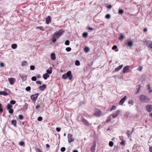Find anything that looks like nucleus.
<instances>
[{
  "label": "nucleus",
  "instance_id": "1",
  "mask_svg": "<svg viewBox=\"0 0 152 152\" xmlns=\"http://www.w3.org/2000/svg\"><path fill=\"white\" fill-rule=\"evenodd\" d=\"M63 32L62 30H60L58 31L55 32L52 36V40L53 42H55Z\"/></svg>",
  "mask_w": 152,
  "mask_h": 152
},
{
  "label": "nucleus",
  "instance_id": "2",
  "mask_svg": "<svg viewBox=\"0 0 152 152\" xmlns=\"http://www.w3.org/2000/svg\"><path fill=\"white\" fill-rule=\"evenodd\" d=\"M62 77L64 79H66L67 77L69 80L72 79V76L71 75V72L68 71L66 74L62 75Z\"/></svg>",
  "mask_w": 152,
  "mask_h": 152
},
{
  "label": "nucleus",
  "instance_id": "3",
  "mask_svg": "<svg viewBox=\"0 0 152 152\" xmlns=\"http://www.w3.org/2000/svg\"><path fill=\"white\" fill-rule=\"evenodd\" d=\"M68 142L70 143L74 141L75 139L73 137V135L71 134H68L67 135Z\"/></svg>",
  "mask_w": 152,
  "mask_h": 152
},
{
  "label": "nucleus",
  "instance_id": "4",
  "mask_svg": "<svg viewBox=\"0 0 152 152\" xmlns=\"http://www.w3.org/2000/svg\"><path fill=\"white\" fill-rule=\"evenodd\" d=\"M140 100L141 101H146L150 100V99L147 97L143 95H141L139 98Z\"/></svg>",
  "mask_w": 152,
  "mask_h": 152
},
{
  "label": "nucleus",
  "instance_id": "5",
  "mask_svg": "<svg viewBox=\"0 0 152 152\" xmlns=\"http://www.w3.org/2000/svg\"><path fill=\"white\" fill-rule=\"evenodd\" d=\"M82 122L84 124L87 126H91V124L89 123V122L86 120L84 118H82L81 119Z\"/></svg>",
  "mask_w": 152,
  "mask_h": 152
},
{
  "label": "nucleus",
  "instance_id": "6",
  "mask_svg": "<svg viewBox=\"0 0 152 152\" xmlns=\"http://www.w3.org/2000/svg\"><path fill=\"white\" fill-rule=\"evenodd\" d=\"M145 42L146 43V45L148 47L152 48V41L149 40H145Z\"/></svg>",
  "mask_w": 152,
  "mask_h": 152
},
{
  "label": "nucleus",
  "instance_id": "7",
  "mask_svg": "<svg viewBox=\"0 0 152 152\" xmlns=\"http://www.w3.org/2000/svg\"><path fill=\"white\" fill-rule=\"evenodd\" d=\"M130 70L129 69V66H125L123 69V73H125L130 72Z\"/></svg>",
  "mask_w": 152,
  "mask_h": 152
},
{
  "label": "nucleus",
  "instance_id": "8",
  "mask_svg": "<svg viewBox=\"0 0 152 152\" xmlns=\"http://www.w3.org/2000/svg\"><path fill=\"white\" fill-rule=\"evenodd\" d=\"M38 95L39 94L38 93L32 95L31 97V99L33 101H35L37 99Z\"/></svg>",
  "mask_w": 152,
  "mask_h": 152
},
{
  "label": "nucleus",
  "instance_id": "9",
  "mask_svg": "<svg viewBox=\"0 0 152 152\" xmlns=\"http://www.w3.org/2000/svg\"><path fill=\"white\" fill-rule=\"evenodd\" d=\"M102 114V112L98 109L95 110L94 115L96 116H100Z\"/></svg>",
  "mask_w": 152,
  "mask_h": 152
},
{
  "label": "nucleus",
  "instance_id": "10",
  "mask_svg": "<svg viewBox=\"0 0 152 152\" xmlns=\"http://www.w3.org/2000/svg\"><path fill=\"white\" fill-rule=\"evenodd\" d=\"M146 110L148 112H151L152 111V105H148L146 107Z\"/></svg>",
  "mask_w": 152,
  "mask_h": 152
},
{
  "label": "nucleus",
  "instance_id": "11",
  "mask_svg": "<svg viewBox=\"0 0 152 152\" xmlns=\"http://www.w3.org/2000/svg\"><path fill=\"white\" fill-rule=\"evenodd\" d=\"M51 21V18L50 16H48L45 18V21L47 24H48Z\"/></svg>",
  "mask_w": 152,
  "mask_h": 152
},
{
  "label": "nucleus",
  "instance_id": "12",
  "mask_svg": "<svg viewBox=\"0 0 152 152\" xmlns=\"http://www.w3.org/2000/svg\"><path fill=\"white\" fill-rule=\"evenodd\" d=\"M127 97L126 96H125L124 98L122 99L120 102H119V105H122L124 101L126 99Z\"/></svg>",
  "mask_w": 152,
  "mask_h": 152
},
{
  "label": "nucleus",
  "instance_id": "13",
  "mask_svg": "<svg viewBox=\"0 0 152 152\" xmlns=\"http://www.w3.org/2000/svg\"><path fill=\"white\" fill-rule=\"evenodd\" d=\"M96 144L95 142H94L91 148V152H95V147Z\"/></svg>",
  "mask_w": 152,
  "mask_h": 152
},
{
  "label": "nucleus",
  "instance_id": "14",
  "mask_svg": "<svg viewBox=\"0 0 152 152\" xmlns=\"http://www.w3.org/2000/svg\"><path fill=\"white\" fill-rule=\"evenodd\" d=\"M46 87V86L45 84H43L42 86H39V89L40 91H43Z\"/></svg>",
  "mask_w": 152,
  "mask_h": 152
},
{
  "label": "nucleus",
  "instance_id": "15",
  "mask_svg": "<svg viewBox=\"0 0 152 152\" xmlns=\"http://www.w3.org/2000/svg\"><path fill=\"white\" fill-rule=\"evenodd\" d=\"M8 81L11 85H13L15 82V79L13 78H10L8 79Z\"/></svg>",
  "mask_w": 152,
  "mask_h": 152
},
{
  "label": "nucleus",
  "instance_id": "16",
  "mask_svg": "<svg viewBox=\"0 0 152 152\" xmlns=\"http://www.w3.org/2000/svg\"><path fill=\"white\" fill-rule=\"evenodd\" d=\"M19 76L23 80L25 81L26 80L27 75L23 74H21L19 75Z\"/></svg>",
  "mask_w": 152,
  "mask_h": 152
},
{
  "label": "nucleus",
  "instance_id": "17",
  "mask_svg": "<svg viewBox=\"0 0 152 152\" xmlns=\"http://www.w3.org/2000/svg\"><path fill=\"white\" fill-rule=\"evenodd\" d=\"M119 113V111H115L113 114L112 115V117L113 118H115L118 115Z\"/></svg>",
  "mask_w": 152,
  "mask_h": 152
},
{
  "label": "nucleus",
  "instance_id": "18",
  "mask_svg": "<svg viewBox=\"0 0 152 152\" xmlns=\"http://www.w3.org/2000/svg\"><path fill=\"white\" fill-rule=\"evenodd\" d=\"M123 67V65L121 64L120 65V66H118L115 69V72H117L119 70L121 69Z\"/></svg>",
  "mask_w": 152,
  "mask_h": 152
},
{
  "label": "nucleus",
  "instance_id": "19",
  "mask_svg": "<svg viewBox=\"0 0 152 152\" xmlns=\"http://www.w3.org/2000/svg\"><path fill=\"white\" fill-rule=\"evenodd\" d=\"M51 59L53 60H54L56 59L55 54L54 53H52L50 55Z\"/></svg>",
  "mask_w": 152,
  "mask_h": 152
},
{
  "label": "nucleus",
  "instance_id": "20",
  "mask_svg": "<svg viewBox=\"0 0 152 152\" xmlns=\"http://www.w3.org/2000/svg\"><path fill=\"white\" fill-rule=\"evenodd\" d=\"M127 45L129 47H131L133 44V42L132 41H127Z\"/></svg>",
  "mask_w": 152,
  "mask_h": 152
},
{
  "label": "nucleus",
  "instance_id": "21",
  "mask_svg": "<svg viewBox=\"0 0 152 152\" xmlns=\"http://www.w3.org/2000/svg\"><path fill=\"white\" fill-rule=\"evenodd\" d=\"M49 75L47 73L44 74L43 75V77L45 80H46L48 77H49Z\"/></svg>",
  "mask_w": 152,
  "mask_h": 152
},
{
  "label": "nucleus",
  "instance_id": "22",
  "mask_svg": "<svg viewBox=\"0 0 152 152\" xmlns=\"http://www.w3.org/2000/svg\"><path fill=\"white\" fill-rule=\"evenodd\" d=\"M12 124L15 127H16L17 126L16 125V120H12L11 121Z\"/></svg>",
  "mask_w": 152,
  "mask_h": 152
},
{
  "label": "nucleus",
  "instance_id": "23",
  "mask_svg": "<svg viewBox=\"0 0 152 152\" xmlns=\"http://www.w3.org/2000/svg\"><path fill=\"white\" fill-rule=\"evenodd\" d=\"M8 95L7 93L4 91H1L0 92V95H3L4 96H7Z\"/></svg>",
  "mask_w": 152,
  "mask_h": 152
},
{
  "label": "nucleus",
  "instance_id": "24",
  "mask_svg": "<svg viewBox=\"0 0 152 152\" xmlns=\"http://www.w3.org/2000/svg\"><path fill=\"white\" fill-rule=\"evenodd\" d=\"M89 50V48L88 47H85L84 48V51L86 53H87L88 52Z\"/></svg>",
  "mask_w": 152,
  "mask_h": 152
},
{
  "label": "nucleus",
  "instance_id": "25",
  "mask_svg": "<svg viewBox=\"0 0 152 152\" xmlns=\"http://www.w3.org/2000/svg\"><path fill=\"white\" fill-rule=\"evenodd\" d=\"M11 48L13 49H15L17 48V45L16 44H14L12 45Z\"/></svg>",
  "mask_w": 152,
  "mask_h": 152
},
{
  "label": "nucleus",
  "instance_id": "26",
  "mask_svg": "<svg viewBox=\"0 0 152 152\" xmlns=\"http://www.w3.org/2000/svg\"><path fill=\"white\" fill-rule=\"evenodd\" d=\"M27 61H23L22 62L21 65L22 66H24L26 65Z\"/></svg>",
  "mask_w": 152,
  "mask_h": 152
},
{
  "label": "nucleus",
  "instance_id": "27",
  "mask_svg": "<svg viewBox=\"0 0 152 152\" xmlns=\"http://www.w3.org/2000/svg\"><path fill=\"white\" fill-rule=\"evenodd\" d=\"M50 69H47L46 70V71L47 72V73L50 74L52 73V69H51V68H50Z\"/></svg>",
  "mask_w": 152,
  "mask_h": 152
},
{
  "label": "nucleus",
  "instance_id": "28",
  "mask_svg": "<svg viewBox=\"0 0 152 152\" xmlns=\"http://www.w3.org/2000/svg\"><path fill=\"white\" fill-rule=\"evenodd\" d=\"M12 105L10 104H8L7 105V109L8 110H10L12 107Z\"/></svg>",
  "mask_w": 152,
  "mask_h": 152
},
{
  "label": "nucleus",
  "instance_id": "29",
  "mask_svg": "<svg viewBox=\"0 0 152 152\" xmlns=\"http://www.w3.org/2000/svg\"><path fill=\"white\" fill-rule=\"evenodd\" d=\"M75 64L77 66L80 65V63L79 61V60H77L75 62Z\"/></svg>",
  "mask_w": 152,
  "mask_h": 152
},
{
  "label": "nucleus",
  "instance_id": "30",
  "mask_svg": "<svg viewBox=\"0 0 152 152\" xmlns=\"http://www.w3.org/2000/svg\"><path fill=\"white\" fill-rule=\"evenodd\" d=\"M118 12L119 14L122 15L124 13V11L122 9L119 10L118 11Z\"/></svg>",
  "mask_w": 152,
  "mask_h": 152
},
{
  "label": "nucleus",
  "instance_id": "31",
  "mask_svg": "<svg viewBox=\"0 0 152 152\" xmlns=\"http://www.w3.org/2000/svg\"><path fill=\"white\" fill-rule=\"evenodd\" d=\"M121 34V37L119 38V39H120V40H122L124 39V36L123 35V34Z\"/></svg>",
  "mask_w": 152,
  "mask_h": 152
},
{
  "label": "nucleus",
  "instance_id": "32",
  "mask_svg": "<svg viewBox=\"0 0 152 152\" xmlns=\"http://www.w3.org/2000/svg\"><path fill=\"white\" fill-rule=\"evenodd\" d=\"M69 44V41L68 40H66L65 42V44L66 45H68Z\"/></svg>",
  "mask_w": 152,
  "mask_h": 152
},
{
  "label": "nucleus",
  "instance_id": "33",
  "mask_svg": "<svg viewBox=\"0 0 152 152\" xmlns=\"http://www.w3.org/2000/svg\"><path fill=\"white\" fill-rule=\"evenodd\" d=\"M37 28L39 29L40 30L43 31L44 28L42 26H37L36 27Z\"/></svg>",
  "mask_w": 152,
  "mask_h": 152
},
{
  "label": "nucleus",
  "instance_id": "34",
  "mask_svg": "<svg viewBox=\"0 0 152 152\" xmlns=\"http://www.w3.org/2000/svg\"><path fill=\"white\" fill-rule=\"evenodd\" d=\"M88 35V34L87 32H84L83 34V37H87Z\"/></svg>",
  "mask_w": 152,
  "mask_h": 152
},
{
  "label": "nucleus",
  "instance_id": "35",
  "mask_svg": "<svg viewBox=\"0 0 152 152\" xmlns=\"http://www.w3.org/2000/svg\"><path fill=\"white\" fill-rule=\"evenodd\" d=\"M111 116H110V117H108L107 120V121H106V122L107 123V122H109L110 121H111Z\"/></svg>",
  "mask_w": 152,
  "mask_h": 152
},
{
  "label": "nucleus",
  "instance_id": "36",
  "mask_svg": "<svg viewBox=\"0 0 152 152\" xmlns=\"http://www.w3.org/2000/svg\"><path fill=\"white\" fill-rule=\"evenodd\" d=\"M110 17H111V15H110V14H107L106 15L105 18H106L107 19H110Z\"/></svg>",
  "mask_w": 152,
  "mask_h": 152
},
{
  "label": "nucleus",
  "instance_id": "37",
  "mask_svg": "<svg viewBox=\"0 0 152 152\" xmlns=\"http://www.w3.org/2000/svg\"><path fill=\"white\" fill-rule=\"evenodd\" d=\"M114 144L113 142L112 141H110L109 143V145L110 147H112Z\"/></svg>",
  "mask_w": 152,
  "mask_h": 152
},
{
  "label": "nucleus",
  "instance_id": "38",
  "mask_svg": "<svg viewBox=\"0 0 152 152\" xmlns=\"http://www.w3.org/2000/svg\"><path fill=\"white\" fill-rule=\"evenodd\" d=\"M71 50V48L70 47H67L66 48V50L67 52H69Z\"/></svg>",
  "mask_w": 152,
  "mask_h": 152
},
{
  "label": "nucleus",
  "instance_id": "39",
  "mask_svg": "<svg viewBox=\"0 0 152 152\" xmlns=\"http://www.w3.org/2000/svg\"><path fill=\"white\" fill-rule=\"evenodd\" d=\"M31 79L32 81H35L37 80L36 77L35 76H34L31 77Z\"/></svg>",
  "mask_w": 152,
  "mask_h": 152
},
{
  "label": "nucleus",
  "instance_id": "40",
  "mask_svg": "<svg viewBox=\"0 0 152 152\" xmlns=\"http://www.w3.org/2000/svg\"><path fill=\"white\" fill-rule=\"evenodd\" d=\"M20 120H22L23 118V116L22 115H20L18 116Z\"/></svg>",
  "mask_w": 152,
  "mask_h": 152
},
{
  "label": "nucleus",
  "instance_id": "41",
  "mask_svg": "<svg viewBox=\"0 0 152 152\" xmlns=\"http://www.w3.org/2000/svg\"><path fill=\"white\" fill-rule=\"evenodd\" d=\"M16 103V102L13 100H12L10 101V103L12 104H14Z\"/></svg>",
  "mask_w": 152,
  "mask_h": 152
},
{
  "label": "nucleus",
  "instance_id": "42",
  "mask_svg": "<svg viewBox=\"0 0 152 152\" xmlns=\"http://www.w3.org/2000/svg\"><path fill=\"white\" fill-rule=\"evenodd\" d=\"M116 108V107L115 106H113L112 107L110 110V111H111L113 110H115Z\"/></svg>",
  "mask_w": 152,
  "mask_h": 152
},
{
  "label": "nucleus",
  "instance_id": "43",
  "mask_svg": "<svg viewBox=\"0 0 152 152\" xmlns=\"http://www.w3.org/2000/svg\"><path fill=\"white\" fill-rule=\"evenodd\" d=\"M66 149L64 147H62L61 149V152H64L65 151Z\"/></svg>",
  "mask_w": 152,
  "mask_h": 152
},
{
  "label": "nucleus",
  "instance_id": "44",
  "mask_svg": "<svg viewBox=\"0 0 152 152\" xmlns=\"http://www.w3.org/2000/svg\"><path fill=\"white\" fill-rule=\"evenodd\" d=\"M42 120V118L41 117H39L37 118V120L39 121H41Z\"/></svg>",
  "mask_w": 152,
  "mask_h": 152
},
{
  "label": "nucleus",
  "instance_id": "45",
  "mask_svg": "<svg viewBox=\"0 0 152 152\" xmlns=\"http://www.w3.org/2000/svg\"><path fill=\"white\" fill-rule=\"evenodd\" d=\"M19 144L20 146H23L24 144V142L23 141H20L19 142Z\"/></svg>",
  "mask_w": 152,
  "mask_h": 152
},
{
  "label": "nucleus",
  "instance_id": "46",
  "mask_svg": "<svg viewBox=\"0 0 152 152\" xmlns=\"http://www.w3.org/2000/svg\"><path fill=\"white\" fill-rule=\"evenodd\" d=\"M30 69L31 70H34L35 69V66L33 65H31L30 66Z\"/></svg>",
  "mask_w": 152,
  "mask_h": 152
},
{
  "label": "nucleus",
  "instance_id": "47",
  "mask_svg": "<svg viewBox=\"0 0 152 152\" xmlns=\"http://www.w3.org/2000/svg\"><path fill=\"white\" fill-rule=\"evenodd\" d=\"M30 90L31 87L30 86H28L26 88V90L27 91H29Z\"/></svg>",
  "mask_w": 152,
  "mask_h": 152
},
{
  "label": "nucleus",
  "instance_id": "48",
  "mask_svg": "<svg viewBox=\"0 0 152 152\" xmlns=\"http://www.w3.org/2000/svg\"><path fill=\"white\" fill-rule=\"evenodd\" d=\"M28 106V104L26 103H25V104L23 106V108H26V109Z\"/></svg>",
  "mask_w": 152,
  "mask_h": 152
},
{
  "label": "nucleus",
  "instance_id": "49",
  "mask_svg": "<svg viewBox=\"0 0 152 152\" xmlns=\"http://www.w3.org/2000/svg\"><path fill=\"white\" fill-rule=\"evenodd\" d=\"M9 110V113H10V114H12L13 113V109H10Z\"/></svg>",
  "mask_w": 152,
  "mask_h": 152
},
{
  "label": "nucleus",
  "instance_id": "50",
  "mask_svg": "<svg viewBox=\"0 0 152 152\" xmlns=\"http://www.w3.org/2000/svg\"><path fill=\"white\" fill-rule=\"evenodd\" d=\"M148 86V89H149V92L150 93H151L152 92V90H151V88L150 87V86L149 85Z\"/></svg>",
  "mask_w": 152,
  "mask_h": 152
},
{
  "label": "nucleus",
  "instance_id": "51",
  "mask_svg": "<svg viewBox=\"0 0 152 152\" xmlns=\"http://www.w3.org/2000/svg\"><path fill=\"white\" fill-rule=\"evenodd\" d=\"M61 128L59 127H57L56 128V131H57L58 132H59L61 130Z\"/></svg>",
  "mask_w": 152,
  "mask_h": 152
},
{
  "label": "nucleus",
  "instance_id": "52",
  "mask_svg": "<svg viewBox=\"0 0 152 152\" xmlns=\"http://www.w3.org/2000/svg\"><path fill=\"white\" fill-rule=\"evenodd\" d=\"M117 48V46L116 45H114L112 47V49L113 50H115Z\"/></svg>",
  "mask_w": 152,
  "mask_h": 152
},
{
  "label": "nucleus",
  "instance_id": "53",
  "mask_svg": "<svg viewBox=\"0 0 152 152\" xmlns=\"http://www.w3.org/2000/svg\"><path fill=\"white\" fill-rule=\"evenodd\" d=\"M107 8L109 9H111L112 8V6L111 5H108L107 6Z\"/></svg>",
  "mask_w": 152,
  "mask_h": 152
},
{
  "label": "nucleus",
  "instance_id": "54",
  "mask_svg": "<svg viewBox=\"0 0 152 152\" xmlns=\"http://www.w3.org/2000/svg\"><path fill=\"white\" fill-rule=\"evenodd\" d=\"M120 144L122 145H124V144H125V142L124 141V140H122V142H121Z\"/></svg>",
  "mask_w": 152,
  "mask_h": 152
},
{
  "label": "nucleus",
  "instance_id": "55",
  "mask_svg": "<svg viewBox=\"0 0 152 152\" xmlns=\"http://www.w3.org/2000/svg\"><path fill=\"white\" fill-rule=\"evenodd\" d=\"M36 83L37 84H39V85H41L42 84V83L40 81H37Z\"/></svg>",
  "mask_w": 152,
  "mask_h": 152
},
{
  "label": "nucleus",
  "instance_id": "56",
  "mask_svg": "<svg viewBox=\"0 0 152 152\" xmlns=\"http://www.w3.org/2000/svg\"><path fill=\"white\" fill-rule=\"evenodd\" d=\"M133 102V101L132 100H130L129 101L128 103L129 104H132Z\"/></svg>",
  "mask_w": 152,
  "mask_h": 152
},
{
  "label": "nucleus",
  "instance_id": "57",
  "mask_svg": "<svg viewBox=\"0 0 152 152\" xmlns=\"http://www.w3.org/2000/svg\"><path fill=\"white\" fill-rule=\"evenodd\" d=\"M39 107H40V106L39 105H37L35 107L36 109H39Z\"/></svg>",
  "mask_w": 152,
  "mask_h": 152
},
{
  "label": "nucleus",
  "instance_id": "58",
  "mask_svg": "<svg viewBox=\"0 0 152 152\" xmlns=\"http://www.w3.org/2000/svg\"><path fill=\"white\" fill-rule=\"evenodd\" d=\"M4 64L3 63H0V66H1V67H4Z\"/></svg>",
  "mask_w": 152,
  "mask_h": 152
},
{
  "label": "nucleus",
  "instance_id": "59",
  "mask_svg": "<svg viewBox=\"0 0 152 152\" xmlns=\"http://www.w3.org/2000/svg\"><path fill=\"white\" fill-rule=\"evenodd\" d=\"M119 138H120V139L121 140H123V136H120L119 137Z\"/></svg>",
  "mask_w": 152,
  "mask_h": 152
},
{
  "label": "nucleus",
  "instance_id": "60",
  "mask_svg": "<svg viewBox=\"0 0 152 152\" xmlns=\"http://www.w3.org/2000/svg\"><path fill=\"white\" fill-rule=\"evenodd\" d=\"M3 111V108L1 107L0 108V112L2 113Z\"/></svg>",
  "mask_w": 152,
  "mask_h": 152
},
{
  "label": "nucleus",
  "instance_id": "61",
  "mask_svg": "<svg viewBox=\"0 0 152 152\" xmlns=\"http://www.w3.org/2000/svg\"><path fill=\"white\" fill-rule=\"evenodd\" d=\"M37 78H40L41 77V76L39 74H38L37 75Z\"/></svg>",
  "mask_w": 152,
  "mask_h": 152
},
{
  "label": "nucleus",
  "instance_id": "62",
  "mask_svg": "<svg viewBox=\"0 0 152 152\" xmlns=\"http://www.w3.org/2000/svg\"><path fill=\"white\" fill-rule=\"evenodd\" d=\"M46 148H49L50 147V145L48 144H47L46 145Z\"/></svg>",
  "mask_w": 152,
  "mask_h": 152
},
{
  "label": "nucleus",
  "instance_id": "63",
  "mask_svg": "<svg viewBox=\"0 0 152 152\" xmlns=\"http://www.w3.org/2000/svg\"><path fill=\"white\" fill-rule=\"evenodd\" d=\"M149 151L151 152H152V147H150L149 148Z\"/></svg>",
  "mask_w": 152,
  "mask_h": 152
},
{
  "label": "nucleus",
  "instance_id": "64",
  "mask_svg": "<svg viewBox=\"0 0 152 152\" xmlns=\"http://www.w3.org/2000/svg\"><path fill=\"white\" fill-rule=\"evenodd\" d=\"M37 152H42V151H41L39 149H37Z\"/></svg>",
  "mask_w": 152,
  "mask_h": 152
}]
</instances>
